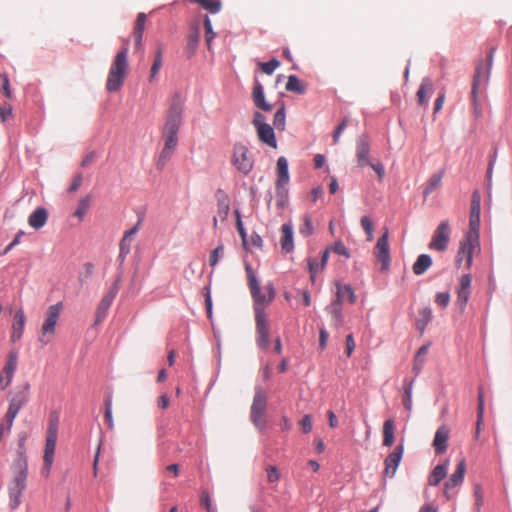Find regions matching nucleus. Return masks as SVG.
Masks as SVG:
<instances>
[{"label":"nucleus","instance_id":"nucleus-1","mask_svg":"<svg viewBox=\"0 0 512 512\" xmlns=\"http://www.w3.org/2000/svg\"><path fill=\"white\" fill-rule=\"evenodd\" d=\"M183 101L178 93L174 94L169 103L165 123L162 129L164 147L157 161V168L163 169L172 157L178 144V131L182 123Z\"/></svg>","mask_w":512,"mask_h":512},{"label":"nucleus","instance_id":"nucleus-2","mask_svg":"<svg viewBox=\"0 0 512 512\" xmlns=\"http://www.w3.org/2000/svg\"><path fill=\"white\" fill-rule=\"evenodd\" d=\"M249 289L254 301L257 344L262 349H267L269 345V324L265 309L274 300L275 289L273 284L270 283L265 286L264 292H262L257 278H252Z\"/></svg>","mask_w":512,"mask_h":512},{"label":"nucleus","instance_id":"nucleus-3","mask_svg":"<svg viewBox=\"0 0 512 512\" xmlns=\"http://www.w3.org/2000/svg\"><path fill=\"white\" fill-rule=\"evenodd\" d=\"M13 476L8 483L9 506L16 509L21 504V496L27 487L28 461L23 447H20L12 464Z\"/></svg>","mask_w":512,"mask_h":512},{"label":"nucleus","instance_id":"nucleus-4","mask_svg":"<svg viewBox=\"0 0 512 512\" xmlns=\"http://www.w3.org/2000/svg\"><path fill=\"white\" fill-rule=\"evenodd\" d=\"M128 52V40H125L111 63L106 81L107 91L116 92L122 87L129 72Z\"/></svg>","mask_w":512,"mask_h":512},{"label":"nucleus","instance_id":"nucleus-5","mask_svg":"<svg viewBox=\"0 0 512 512\" xmlns=\"http://www.w3.org/2000/svg\"><path fill=\"white\" fill-rule=\"evenodd\" d=\"M494 53L495 48L492 47L487 55V63L484 64L483 62H480L475 69V74L472 82L471 98L476 116L481 115V107L478 101V92L481 86L485 87L488 82L490 69L493 63Z\"/></svg>","mask_w":512,"mask_h":512},{"label":"nucleus","instance_id":"nucleus-6","mask_svg":"<svg viewBox=\"0 0 512 512\" xmlns=\"http://www.w3.org/2000/svg\"><path fill=\"white\" fill-rule=\"evenodd\" d=\"M61 311H62V303L61 302H58V303L48 307V309L45 313V320L41 326V331H40V335L38 338V341L43 346H46L48 343L51 342V340L56 332V325L58 323Z\"/></svg>","mask_w":512,"mask_h":512},{"label":"nucleus","instance_id":"nucleus-7","mask_svg":"<svg viewBox=\"0 0 512 512\" xmlns=\"http://www.w3.org/2000/svg\"><path fill=\"white\" fill-rule=\"evenodd\" d=\"M57 435H58V416H51L48 429H47V435H46V442H45V448H44V455H43V473L48 476L53 461H54V453L56 448V441H57Z\"/></svg>","mask_w":512,"mask_h":512},{"label":"nucleus","instance_id":"nucleus-8","mask_svg":"<svg viewBox=\"0 0 512 512\" xmlns=\"http://www.w3.org/2000/svg\"><path fill=\"white\" fill-rule=\"evenodd\" d=\"M277 180L275 183V191L277 197V204L284 207L288 198L287 185L290 181L288 171V161L285 157L281 156L278 158L276 163Z\"/></svg>","mask_w":512,"mask_h":512},{"label":"nucleus","instance_id":"nucleus-9","mask_svg":"<svg viewBox=\"0 0 512 512\" xmlns=\"http://www.w3.org/2000/svg\"><path fill=\"white\" fill-rule=\"evenodd\" d=\"M232 164L243 175H248L254 167V158L248 147L236 143L233 147Z\"/></svg>","mask_w":512,"mask_h":512},{"label":"nucleus","instance_id":"nucleus-10","mask_svg":"<svg viewBox=\"0 0 512 512\" xmlns=\"http://www.w3.org/2000/svg\"><path fill=\"white\" fill-rule=\"evenodd\" d=\"M266 395L262 388H256L253 403L251 405L250 417L252 422L259 429H263L265 426V420L263 414L266 408Z\"/></svg>","mask_w":512,"mask_h":512},{"label":"nucleus","instance_id":"nucleus-11","mask_svg":"<svg viewBox=\"0 0 512 512\" xmlns=\"http://www.w3.org/2000/svg\"><path fill=\"white\" fill-rule=\"evenodd\" d=\"M451 229L448 221H442L433 232L431 241L428 245L429 249L440 252L448 248L450 242Z\"/></svg>","mask_w":512,"mask_h":512},{"label":"nucleus","instance_id":"nucleus-12","mask_svg":"<svg viewBox=\"0 0 512 512\" xmlns=\"http://www.w3.org/2000/svg\"><path fill=\"white\" fill-rule=\"evenodd\" d=\"M374 256L381 263V270L387 271L390 265L389 232L385 228L383 235L374 247Z\"/></svg>","mask_w":512,"mask_h":512},{"label":"nucleus","instance_id":"nucleus-13","mask_svg":"<svg viewBox=\"0 0 512 512\" xmlns=\"http://www.w3.org/2000/svg\"><path fill=\"white\" fill-rule=\"evenodd\" d=\"M119 291V280H116L109 291L102 297L96 311L95 323H100L107 315V312Z\"/></svg>","mask_w":512,"mask_h":512},{"label":"nucleus","instance_id":"nucleus-14","mask_svg":"<svg viewBox=\"0 0 512 512\" xmlns=\"http://www.w3.org/2000/svg\"><path fill=\"white\" fill-rule=\"evenodd\" d=\"M217 199V213L213 218V228L217 229L218 222H224L227 219L230 210V203L228 195L221 189L215 193Z\"/></svg>","mask_w":512,"mask_h":512},{"label":"nucleus","instance_id":"nucleus-15","mask_svg":"<svg viewBox=\"0 0 512 512\" xmlns=\"http://www.w3.org/2000/svg\"><path fill=\"white\" fill-rule=\"evenodd\" d=\"M472 278L470 274L462 275L459 280V287L457 288L456 304L460 311L463 312L466 308L467 302L471 293Z\"/></svg>","mask_w":512,"mask_h":512},{"label":"nucleus","instance_id":"nucleus-16","mask_svg":"<svg viewBox=\"0 0 512 512\" xmlns=\"http://www.w3.org/2000/svg\"><path fill=\"white\" fill-rule=\"evenodd\" d=\"M476 249H479V241L471 242L468 237H465L460 243L459 251L456 258L457 265H461L465 259L466 267L470 268L472 265L473 253Z\"/></svg>","mask_w":512,"mask_h":512},{"label":"nucleus","instance_id":"nucleus-17","mask_svg":"<svg viewBox=\"0 0 512 512\" xmlns=\"http://www.w3.org/2000/svg\"><path fill=\"white\" fill-rule=\"evenodd\" d=\"M466 472V462L462 458L459 460L455 472L450 476L448 481L444 485V495L449 500V491L462 484Z\"/></svg>","mask_w":512,"mask_h":512},{"label":"nucleus","instance_id":"nucleus-18","mask_svg":"<svg viewBox=\"0 0 512 512\" xmlns=\"http://www.w3.org/2000/svg\"><path fill=\"white\" fill-rule=\"evenodd\" d=\"M404 453L403 444H399L385 459L384 474L388 477H393L397 471V468L401 462Z\"/></svg>","mask_w":512,"mask_h":512},{"label":"nucleus","instance_id":"nucleus-19","mask_svg":"<svg viewBox=\"0 0 512 512\" xmlns=\"http://www.w3.org/2000/svg\"><path fill=\"white\" fill-rule=\"evenodd\" d=\"M142 221L139 219L135 226L124 232L123 237L119 243V259L124 261L126 256L130 253L131 244L134 240L135 235L140 230Z\"/></svg>","mask_w":512,"mask_h":512},{"label":"nucleus","instance_id":"nucleus-20","mask_svg":"<svg viewBox=\"0 0 512 512\" xmlns=\"http://www.w3.org/2000/svg\"><path fill=\"white\" fill-rule=\"evenodd\" d=\"M370 153V140L367 135H361L356 144V157L360 167L368 166Z\"/></svg>","mask_w":512,"mask_h":512},{"label":"nucleus","instance_id":"nucleus-21","mask_svg":"<svg viewBox=\"0 0 512 512\" xmlns=\"http://www.w3.org/2000/svg\"><path fill=\"white\" fill-rule=\"evenodd\" d=\"M251 96H252L253 103L257 108H259L263 111H266V112H269L272 110V105L269 104L265 99L263 85L259 82L258 79L254 80V86L252 89Z\"/></svg>","mask_w":512,"mask_h":512},{"label":"nucleus","instance_id":"nucleus-22","mask_svg":"<svg viewBox=\"0 0 512 512\" xmlns=\"http://www.w3.org/2000/svg\"><path fill=\"white\" fill-rule=\"evenodd\" d=\"M26 323V316L23 309L16 311L12 324L11 341L17 342L21 339Z\"/></svg>","mask_w":512,"mask_h":512},{"label":"nucleus","instance_id":"nucleus-23","mask_svg":"<svg viewBox=\"0 0 512 512\" xmlns=\"http://www.w3.org/2000/svg\"><path fill=\"white\" fill-rule=\"evenodd\" d=\"M449 439V429L447 426H440L434 436L433 446L437 454H442L447 449Z\"/></svg>","mask_w":512,"mask_h":512},{"label":"nucleus","instance_id":"nucleus-24","mask_svg":"<svg viewBox=\"0 0 512 512\" xmlns=\"http://www.w3.org/2000/svg\"><path fill=\"white\" fill-rule=\"evenodd\" d=\"M256 133L260 142L271 148H277V140L275 137L274 129L271 125L266 124L264 126L258 127V129H256Z\"/></svg>","mask_w":512,"mask_h":512},{"label":"nucleus","instance_id":"nucleus-25","mask_svg":"<svg viewBox=\"0 0 512 512\" xmlns=\"http://www.w3.org/2000/svg\"><path fill=\"white\" fill-rule=\"evenodd\" d=\"M280 245L285 253H289L294 249L293 226L290 223H285L281 226Z\"/></svg>","mask_w":512,"mask_h":512},{"label":"nucleus","instance_id":"nucleus-26","mask_svg":"<svg viewBox=\"0 0 512 512\" xmlns=\"http://www.w3.org/2000/svg\"><path fill=\"white\" fill-rule=\"evenodd\" d=\"M146 14L141 12L137 15L133 28V37L136 50L142 47L143 33L145 30Z\"/></svg>","mask_w":512,"mask_h":512},{"label":"nucleus","instance_id":"nucleus-27","mask_svg":"<svg viewBox=\"0 0 512 512\" xmlns=\"http://www.w3.org/2000/svg\"><path fill=\"white\" fill-rule=\"evenodd\" d=\"M432 93H433V83H432L431 79L424 78L417 93H416L418 105L426 106L428 103V99L432 95Z\"/></svg>","mask_w":512,"mask_h":512},{"label":"nucleus","instance_id":"nucleus-28","mask_svg":"<svg viewBox=\"0 0 512 512\" xmlns=\"http://www.w3.org/2000/svg\"><path fill=\"white\" fill-rule=\"evenodd\" d=\"M346 299H348L351 304H354L356 302V295L354 293L353 288L351 287V285L337 282L335 301L343 303Z\"/></svg>","mask_w":512,"mask_h":512},{"label":"nucleus","instance_id":"nucleus-29","mask_svg":"<svg viewBox=\"0 0 512 512\" xmlns=\"http://www.w3.org/2000/svg\"><path fill=\"white\" fill-rule=\"evenodd\" d=\"M395 421L392 418H389L384 421L383 428H382V434H383V446L385 447H391L395 441Z\"/></svg>","mask_w":512,"mask_h":512},{"label":"nucleus","instance_id":"nucleus-30","mask_svg":"<svg viewBox=\"0 0 512 512\" xmlns=\"http://www.w3.org/2000/svg\"><path fill=\"white\" fill-rule=\"evenodd\" d=\"M47 218V210L43 207H39L29 216L28 223L32 228L40 229L46 224Z\"/></svg>","mask_w":512,"mask_h":512},{"label":"nucleus","instance_id":"nucleus-31","mask_svg":"<svg viewBox=\"0 0 512 512\" xmlns=\"http://www.w3.org/2000/svg\"><path fill=\"white\" fill-rule=\"evenodd\" d=\"M447 471L448 461L435 466L428 477V484L430 486H437L446 477Z\"/></svg>","mask_w":512,"mask_h":512},{"label":"nucleus","instance_id":"nucleus-32","mask_svg":"<svg viewBox=\"0 0 512 512\" xmlns=\"http://www.w3.org/2000/svg\"><path fill=\"white\" fill-rule=\"evenodd\" d=\"M432 266V258L428 254H421L413 264L415 275H422Z\"/></svg>","mask_w":512,"mask_h":512},{"label":"nucleus","instance_id":"nucleus-33","mask_svg":"<svg viewBox=\"0 0 512 512\" xmlns=\"http://www.w3.org/2000/svg\"><path fill=\"white\" fill-rule=\"evenodd\" d=\"M29 389L30 385L26 383L20 391L14 394L9 405L20 410L22 406L28 401Z\"/></svg>","mask_w":512,"mask_h":512},{"label":"nucleus","instance_id":"nucleus-34","mask_svg":"<svg viewBox=\"0 0 512 512\" xmlns=\"http://www.w3.org/2000/svg\"><path fill=\"white\" fill-rule=\"evenodd\" d=\"M342 304L337 301H333L328 307L327 310L332 316L333 325L336 328H339L343 325V315H342Z\"/></svg>","mask_w":512,"mask_h":512},{"label":"nucleus","instance_id":"nucleus-35","mask_svg":"<svg viewBox=\"0 0 512 512\" xmlns=\"http://www.w3.org/2000/svg\"><path fill=\"white\" fill-rule=\"evenodd\" d=\"M483 418H484V392H483V389L480 388L479 392H478L477 422H476V431H475L476 439H478V437L480 435Z\"/></svg>","mask_w":512,"mask_h":512},{"label":"nucleus","instance_id":"nucleus-36","mask_svg":"<svg viewBox=\"0 0 512 512\" xmlns=\"http://www.w3.org/2000/svg\"><path fill=\"white\" fill-rule=\"evenodd\" d=\"M479 230H480V216H470L469 219V230L465 237L469 238V241H479Z\"/></svg>","mask_w":512,"mask_h":512},{"label":"nucleus","instance_id":"nucleus-37","mask_svg":"<svg viewBox=\"0 0 512 512\" xmlns=\"http://www.w3.org/2000/svg\"><path fill=\"white\" fill-rule=\"evenodd\" d=\"M162 62H163V48H162V45H159L155 52L154 61L151 66V69H150V75H149L150 82H152L155 79L156 75L158 74L159 70L162 67Z\"/></svg>","mask_w":512,"mask_h":512},{"label":"nucleus","instance_id":"nucleus-38","mask_svg":"<svg viewBox=\"0 0 512 512\" xmlns=\"http://www.w3.org/2000/svg\"><path fill=\"white\" fill-rule=\"evenodd\" d=\"M432 319V311L429 307H425L419 310V317L416 320L417 329L423 333L426 326Z\"/></svg>","mask_w":512,"mask_h":512},{"label":"nucleus","instance_id":"nucleus-39","mask_svg":"<svg viewBox=\"0 0 512 512\" xmlns=\"http://www.w3.org/2000/svg\"><path fill=\"white\" fill-rule=\"evenodd\" d=\"M428 349H429V345H423L417 351V353L414 357V364H413V371L415 372V374H418L422 370V368L424 366V362H425V357L428 353Z\"/></svg>","mask_w":512,"mask_h":512},{"label":"nucleus","instance_id":"nucleus-40","mask_svg":"<svg viewBox=\"0 0 512 512\" xmlns=\"http://www.w3.org/2000/svg\"><path fill=\"white\" fill-rule=\"evenodd\" d=\"M285 88L287 91L295 92L297 94H303L306 91V85L303 84L295 75H290L288 77Z\"/></svg>","mask_w":512,"mask_h":512},{"label":"nucleus","instance_id":"nucleus-41","mask_svg":"<svg viewBox=\"0 0 512 512\" xmlns=\"http://www.w3.org/2000/svg\"><path fill=\"white\" fill-rule=\"evenodd\" d=\"M274 127L279 131L285 130L286 125V113L284 104L276 111L273 119Z\"/></svg>","mask_w":512,"mask_h":512},{"label":"nucleus","instance_id":"nucleus-42","mask_svg":"<svg viewBox=\"0 0 512 512\" xmlns=\"http://www.w3.org/2000/svg\"><path fill=\"white\" fill-rule=\"evenodd\" d=\"M412 388H413V380L404 381V395H403V406L406 410L410 411L412 409Z\"/></svg>","mask_w":512,"mask_h":512},{"label":"nucleus","instance_id":"nucleus-43","mask_svg":"<svg viewBox=\"0 0 512 512\" xmlns=\"http://www.w3.org/2000/svg\"><path fill=\"white\" fill-rule=\"evenodd\" d=\"M302 220L303 224L299 228V233L304 237H309L314 233L312 219L309 215H304Z\"/></svg>","mask_w":512,"mask_h":512},{"label":"nucleus","instance_id":"nucleus-44","mask_svg":"<svg viewBox=\"0 0 512 512\" xmlns=\"http://www.w3.org/2000/svg\"><path fill=\"white\" fill-rule=\"evenodd\" d=\"M90 203H91L90 196H85V197L81 198L74 215L81 219L89 210Z\"/></svg>","mask_w":512,"mask_h":512},{"label":"nucleus","instance_id":"nucleus-45","mask_svg":"<svg viewBox=\"0 0 512 512\" xmlns=\"http://www.w3.org/2000/svg\"><path fill=\"white\" fill-rule=\"evenodd\" d=\"M481 212V196L478 191H474L471 197L470 216H480Z\"/></svg>","mask_w":512,"mask_h":512},{"label":"nucleus","instance_id":"nucleus-46","mask_svg":"<svg viewBox=\"0 0 512 512\" xmlns=\"http://www.w3.org/2000/svg\"><path fill=\"white\" fill-rule=\"evenodd\" d=\"M443 172L434 174L428 181L427 186L424 190V194L427 195L434 191L441 184Z\"/></svg>","mask_w":512,"mask_h":512},{"label":"nucleus","instance_id":"nucleus-47","mask_svg":"<svg viewBox=\"0 0 512 512\" xmlns=\"http://www.w3.org/2000/svg\"><path fill=\"white\" fill-rule=\"evenodd\" d=\"M258 65L265 74L271 75L280 66V62L272 59L269 62H259Z\"/></svg>","mask_w":512,"mask_h":512},{"label":"nucleus","instance_id":"nucleus-48","mask_svg":"<svg viewBox=\"0 0 512 512\" xmlns=\"http://www.w3.org/2000/svg\"><path fill=\"white\" fill-rule=\"evenodd\" d=\"M361 226L363 230L366 232L367 240L372 241L373 240V223L371 219L368 216H363L361 218Z\"/></svg>","mask_w":512,"mask_h":512},{"label":"nucleus","instance_id":"nucleus-49","mask_svg":"<svg viewBox=\"0 0 512 512\" xmlns=\"http://www.w3.org/2000/svg\"><path fill=\"white\" fill-rule=\"evenodd\" d=\"M308 267H309L311 280L314 282L316 274L318 272H320L321 270H323V268L321 267V264L318 262V260L315 258L308 259Z\"/></svg>","mask_w":512,"mask_h":512},{"label":"nucleus","instance_id":"nucleus-50","mask_svg":"<svg viewBox=\"0 0 512 512\" xmlns=\"http://www.w3.org/2000/svg\"><path fill=\"white\" fill-rule=\"evenodd\" d=\"M223 253H224V246L222 244L218 245L210 254V257H209L210 266L214 267L218 263L219 258L223 255Z\"/></svg>","mask_w":512,"mask_h":512},{"label":"nucleus","instance_id":"nucleus-51","mask_svg":"<svg viewBox=\"0 0 512 512\" xmlns=\"http://www.w3.org/2000/svg\"><path fill=\"white\" fill-rule=\"evenodd\" d=\"M474 497H475V510H476V512H480V508L484 502L483 491H482V488L480 485H475Z\"/></svg>","mask_w":512,"mask_h":512},{"label":"nucleus","instance_id":"nucleus-52","mask_svg":"<svg viewBox=\"0 0 512 512\" xmlns=\"http://www.w3.org/2000/svg\"><path fill=\"white\" fill-rule=\"evenodd\" d=\"M19 411H20L19 409L9 405L7 413H6V421H7L6 430H7V432L10 431V429L13 425V421L16 418Z\"/></svg>","mask_w":512,"mask_h":512},{"label":"nucleus","instance_id":"nucleus-53","mask_svg":"<svg viewBox=\"0 0 512 512\" xmlns=\"http://www.w3.org/2000/svg\"><path fill=\"white\" fill-rule=\"evenodd\" d=\"M450 302V294L448 292H439L435 296V303L442 307L446 308Z\"/></svg>","mask_w":512,"mask_h":512},{"label":"nucleus","instance_id":"nucleus-54","mask_svg":"<svg viewBox=\"0 0 512 512\" xmlns=\"http://www.w3.org/2000/svg\"><path fill=\"white\" fill-rule=\"evenodd\" d=\"M198 40H199V32L197 30L188 36L187 49L190 51L191 54L194 53V51L197 47V44H198Z\"/></svg>","mask_w":512,"mask_h":512},{"label":"nucleus","instance_id":"nucleus-55","mask_svg":"<svg viewBox=\"0 0 512 512\" xmlns=\"http://www.w3.org/2000/svg\"><path fill=\"white\" fill-rule=\"evenodd\" d=\"M204 27H205V31H206V43L208 46H210L211 41L215 36V33L212 30L211 20L209 19L208 16H205V18H204Z\"/></svg>","mask_w":512,"mask_h":512},{"label":"nucleus","instance_id":"nucleus-56","mask_svg":"<svg viewBox=\"0 0 512 512\" xmlns=\"http://www.w3.org/2000/svg\"><path fill=\"white\" fill-rule=\"evenodd\" d=\"M235 214H236V217H237V220H236V228H237V231L242 239V242H243V245L245 246L246 245V230L243 226V223L241 221V218H240V214H239V211L238 210H235Z\"/></svg>","mask_w":512,"mask_h":512},{"label":"nucleus","instance_id":"nucleus-57","mask_svg":"<svg viewBox=\"0 0 512 512\" xmlns=\"http://www.w3.org/2000/svg\"><path fill=\"white\" fill-rule=\"evenodd\" d=\"M200 503H201L202 506L205 507L207 512H214L215 511L214 508L212 507L210 495H209V493L207 491H202L201 492Z\"/></svg>","mask_w":512,"mask_h":512},{"label":"nucleus","instance_id":"nucleus-58","mask_svg":"<svg viewBox=\"0 0 512 512\" xmlns=\"http://www.w3.org/2000/svg\"><path fill=\"white\" fill-rule=\"evenodd\" d=\"M105 406H106V409H105V419H106V422H107L109 428H113L114 423H113V417H112V403H111V399H106L105 400Z\"/></svg>","mask_w":512,"mask_h":512},{"label":"nucleus","instance_id":"nucleus-59","mask_svg":"<svg viewBox=\"0 0 512 512\" xmlns=\"http://www.w3.org/2000/svg\"><path fill=\"white\" fill-rule=\"evenodd\" d=\"M16 363V356L11 355L2 373L7 374V376L10 378L16 369Z\"/></svg>","mask_w":512,"mask_h":512},{"label":"nucleus","instance_id":"nucleus-60","mask_svg":"<svg viewBox=\"0 0 512 512\" xmlns=\"http://www.w3.org/2000/svg\"><path fill=\"white\" fill-rule=\"evenodd\" d=\"M348 123V119L344 118L343 121L336 127L334 133H333V142L334 144H337L339 142L340 136L345 130Z\"/></svg>","mask_w":512,"mask_h":512},{"label":"nucleus","instance_id":"nucleus-61","mask_svg":"<svg viewBox=\"0 0 512 512\" xmlns=\"http://www.w3.org/2000/svg\"><path fill=\"white\" fill-rule=\"evenodd\" d=\"M252 124L255 130L258 129V127L266 125L267 123L265 116L259 111L254 112Z\"/></svg>","mask_w":512,"mask_h":512},{"label":"nucleus","instance_id":"nucleus-62","mask_svg":"<svg viewBox=\"0 0 512 512\" xmlns=\"http://www.w3.org/2000/svg\"><path fill=\"white\" fill-rule=\"evenodd\" d=\"M331 250L339 255H343L346 258L350 257V253L348 252L347 248L342 242H336L332 247Z\"/></svg>","mask_w":512,"mask_h":512},{"label":"nucleus","instance_id":"nucleus-63","mask_svg":"<svg viewBox=\"0 0 512 512\" xmlns=\"http://www.w3.org/2000/svg\"><path fill=\"white\" fill-rule=\"evenodd\" d=\"M267 480L271 483L277 482L280 478V474L275 466H269L267 468Z\"/></svg>","mask_w":512,"mask_h":512},{"label":"nucleus","instance_id":"nucleus-64","mask_svg":"<svg viewBox=\"0 0 512 512\" xmlns=\"http://www.w3.org/2000/svg\"><path fill=\"white\" fill-rule=\"evenodd\" d=\"M300 425L304 433H309L312 430V418L310 415H305L300 421Z\"/></svg>","mask_w":512,"mask_h":512}]
</instances>
